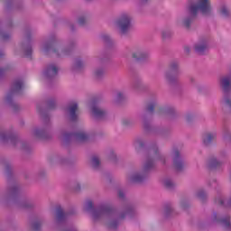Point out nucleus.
<instances>
[{"label":"nucleus","instance_id":"obj_32","mask_svg":"<svg viewBox=\"0 0 231 231\" xmlns=\"http://www.w3.org/2000/svg\"><path fill=\"white\" fill-rule=\"evenodd\" d=\"M96 77L99 78L102 77L104 75V70L100 69V70H97L95 72Z\"/></svg>","mask_w":231,"mask_h":231},{"label":"nucleus","instance_id":"obj_10","mask_svg":"<svg viewBox=\"0 0 231 231\" xmlns=\"http://www.w3.org/2000/svg\"><path fill=\"white\" fill-rule=\"evenodd\" d=\"M59 73V69L55 65H50L44 71V75L47 79H53Z\"/></svg>","mask_w":231,"mask_h":231},{"label":"nucleus","instance_id":"obj_28","mask_svg":"<svg viewBox=\"0 0 231 231\" xmlns=\"http://www.w3.org/2000/svg\"><path fill=\"white\" fill-rule=\"evenodd\" d=\"M0 140H8V134L5 132L0 133Z\"/></svg>","mask_w":231,"mask_h":231},{"label":"nucleus","instance_id":"obj_23","mask_svg":"<svg viewBox=\"0 0 231 231\" xmlns=\"http://www.w3.org/2000/svg\"><path fill=\"white\" fill-rule=\"evenodd\" d=\"M34 134L39 138H42V136H44V131L37 129L34 131Z\"/></svg>","mask_w":231,"mask_h":231},{"label":"nucleus","instance_id":"obj_40","mask_svg":"<svg viewBox=\"0 0 231 231\" xmlns=\"http://www.w3.org/2000/svg\"><path fill=\"white\" fill-rule=\"evenodd\" d=\"M167 37V34L165 33V32H162V38L165 39Z\"/></svg>","mask_w":231,"mask_h":231},{"label":"nucleus","instance_id":"obj_42","mask_svg":"<svg viewBox=\"0 0 231 231\" xmlns=\"http://www.w3.org/2000/svg\"><path fill=\"white\" fill-rule=\"evenodd\" d=\"M3 55H5V53L3 52V51H0V58L3 57Z\"/></svg>","mask_w":231,"mask_h":231},{"label":"nucleus","instance_id":"obj_47","mask_svg":"<svg viewBox=\"0 0 231 231\" xmlns=\"http://www.w3.org/2000/svg\"><path fill=\"white\" fill-rule=\"evenodd\" d=\"M64 54H65V55H67V54H68V52H67V51H64Z\"/></svg>","mask_w":231,"mask_h":231},{"label":"nucleus","instance_id":"obj_4","mask_svg":"<svg viewBox=\"0 0 231 231\" xmlns=\"http://www.w3.org/2000/svg\"><path fill=\"white\" fill-rule=\"evenodd\" d=\"M230 82H231L230 77H226L221 79V86L225 92L224 102L227 107L231 108V101H230V98H228V95H227L228 91H230Z\"/></svg>","mask_w":231,"mask_h":231},{"label":"nucleus","instance_id":"obj_22","mask_svg":"<svg viewBox=\"0 0 231 231\" xmlns=\"http://www.w3.org/2000/svg\"><path fill=\"white\" fill-rule=\"evenodd\" d=\"M85 210H93V201L88 200L85 204Z\"/></svg>","mask_w":231,"mask_h":231},{"label":"nucleus","instance_id":"obj_11","mask_svg":"<svg viewBox=\"0 0 231 231\" xmlns=\"http://www.w3.org/2000/svg\"><path fill=\"white\" fill-rule=\"evenodd\" d=\"M208 46L207 45V42H200L195 45V51L199 53V55H203L205 51H207Z\"/></svg>","mask_w":231,"mask_h":231},{"label":"nucleus","instance_id":"obj_37","mask_svg":"<svg viewBox=\"0 0 231 231\" xmlns=\"http://www.w3.org/2000/svg\"><path fill=\"white\" fill-rule=\"evenodd\" d=\"M118 196H119V198H124V191H122V190H119L118 191Z\"/></svg>","mask_w":231,"mask_h":231},{"label":"nucleus","instance_id":"obj_3","mask_svg":"<svg viewBox=\"0 0 231 231\" xmlns=\"http://www.w3.org/2000/svg\"><path fill=\"white\" fill-rule=\"evenodd\" d=\"M117 27L121 33H127L131 30V16L127 14H124L116 21Z\"/></svg>","mask_w":231,"mask_h":231},{"label":"nucleus","instance_id":"obj_33","mask_svg":"<svg viewBox=\"0 0 231 231\" xmlns=\"http://www.w3.org/2000/svg\"><path fill=\"white\" fill-rule=\"evenodd\" d=\"M51 46H53V43H47L44 46V51H48V50H50L51 48Z\"/></svg>","mask_w":231,"mask_h":231},{"label":"nucleus","instance_id":"obj_15","mask_svg":"<svg viewBox=\"0 0 231 231\" xmlns=\"http://www.w3.org/2000/svg\"><path fill=\"white\" fill-rule=\"evenodd\" d=\"M133 58L135 59V60H143V59L147 58V54L139 51L133 54Z\"/></svg>","mask_w":231,"mask_h":231},{"label":"nucleus","instance_id":"obj_49","mask_svg":"<svg viewBox=\"0 0 231 231\" xmlns=\"http://www.w3.org/2000/svg\"><path fill=\"white\" fill-rule=\"evenodd\" d=\"M143 2H146L147 0H143Z\"/></svg>","mask_w":231,"mask_h":231},{"label":"nucleus","instance_id":"obj_14","mask_svg":"<svg viewBox=\"0 0 231 231\" xmlns=\"http://www.w3.org/2000/svg\"><path fill=\"white\" fill-rule=\"evenodd\" d=\"M56 212H57V221H64V219H66V216H68L66 213H64V211L62 210V208H60V206H59L56 208Z\"/></svg>","mask_w":231,"mask_h":231},{"label":"nucleus","instance_id":"obj_18","mask_svg":"<svg viewBox=\"0 0 231 231\" xmlns=\"http://www.w3.org/2000/svg\"><path fill=\"white\" fill-rule=\"evenodd\" d=\"M143 180V176L140 175V174H134L132 177V181H134V183H140V181Z\"/></svg>","mask_w":231,"mask_h":231},{"label":"nucleus","instance_id":"obj_48","mask_svg":"<svg viewBox=\"0 0 231 231\" xmlns=\"http://www.w3.org/2000/svg\"><path fill=\"white\" fill-rule=\"evenodd\" d=\"M186 51H189V48H186Z\"/></svg>","mask_w":231,"mask_h":231},{"label":"nucleus","instance_id":"obj_1","mask_svg":"<svg viewBox=\"0 0 231 231\" xmlns=\"http://www.w3.org/2000/svg\"><path fill=\"white\" fill-rule=\"evenodd\" d=\"M199 12L202 15H210L212 14L210 0H197V3L189 5L190 17L184 20V26L186 28H190V23Z\"/></svg>","mask_w":231,"mask_h":231},{"label":"nucleus","instance_id":"obj_20","mask_svg":"<svg viewBox=\"0 0 231 231\" xmlns=\"http://www.w3.org/2000/svg\"><path fill=\"white\" fill-rule=\"evenodd\" d=\"M156 107V104L155 103H150L146 108V111L148 113H153L154 112V108Z\"/></svg>","mask_w":231,"mask_h":231},{"label":"nucleus","instance_id":"obj_30","mask_svg":"<svg viewBox=\"0 0 231 231\" xmlns=\"http://www.w3.org/2000/svg\"><path fill=\"white\" fill-rule=\"evenodd\" d=\"M25 57H32V47H28L25 50Z\"/></svg>","mask_w":231,"mask_h":231},{"label":"nucleus","instance_id":"obj_31","mask_svg":"<svg viewBox=\"0 0 231 231\" xmlns=\"http://www.w3.org/2000/svg\"><path fill=\"white\" fill-rule=\"evenodd\" d=\"M176 69H178V63H176V62L171 63V71H176Z\"/></svg>","mask_w":231,"mask_h":231},{"label":"nucleus","instance_id":"obj_44","mask_svg":"<svg viewBox=\"0 0 231 231\" xmlns=\"http://www.w3.org/2000/svg\"><path fill=\"white\" fill-rule=\"evenodd\" d=\"M140 147H143V143H139Z\"/></svg>","mask_w":231,"mask_h":231},{"label":"nucleus","instance_id":"obj_21","mask_svg":"<svg viewBox=\"0 0 231 231\" xmlns=\"http://www.w3.org/2000/svg\"><path fill=\"white\" fill-rule=\"evenodd\" d=\"M164 186L166 187V189H172L174 187V183L171 180H166L164 181Z\"/></svg>","mask_w":231,"mask_h":231},{"label":"nucleus","instance_id":"obj_45","mask_svg":"<svg viewBox=\"0 0 231 231\" xmlns=\"http://www.w3.org/2000/svg\"><path fill=\"white\" fill-rule=\"evenodd\" d=\"M53 52H54V53H57V50H53Z\"/></svg>","mask_w":231,"mask_h":231},{"label":"nucleus","instance_id":"obj_27","mask_svg":"<svg viewBox=\"0 0 231 231\" xmlns=\"http://www.w3.org/2000/svg\"><path fill=\"white\" fill-rule=\"evenodd\" d=\"M79 24L80 26H84L86 24V18L85 17H80L78 21Z\"/></svg>","mask_w":231,"mask_h":231},{"label":"nucleus","instance_id":"obj_35","mask_svg":"<svg viewBox=\"0 0 231 231\" xmlns=\"http://www.w3.org/2000/svg\"><path fill=\"white\" fill-rule=\"evenodd\" d=\"M54 106H55V101H50L49 102V108L50 109H53Z\"/></svg>","mask_w":231,"mask_h":231},{"label":"nucleus","instance_id":"obj_19","mask_svg":"<svg viewBox=\"0 0 231 231\" xmlns=\"http://www.w3.org/2000/svg\"><path fill=\"white\" fill-rule=\"evenodd\" d=\"M220 14L224 17H228L230 15V10H228V8H226V6H223L220 10Z\"/></svg>","mask_w":231,"mask_h":231},{"label":"nucleus","instance_id":"obj_36","mask_svg":"<svg viewBox=\"0 0 231 231\" xmlns=\"http://www.w3.org/2000/svg\"><path fill=\"white\" fill-rule=\"evenodd\" d=\"M103 41H105V42H107V41H109V36L107 35L103 36Z\"/></svg>","mask_w":231,"mask_h":231},{"label":"nucleus","instance_id":"obj_17","mask_svg":"<svg viewBox=\"0 0 231 231\" xmlns=\"http://www.w3.org/2000/svg\"><path fill=\"white\" fill-rule=\"evenodd\" d=\"M91 164L94 169H98V167H100V160L98 159V157H92Z\"/></svg>","mask_w":231,"mask_h":231},{"label":"nucleus","instance_id":"obj_43","mask_svg":"<svg viewBox=\"0 0 231 231\" xmlns=\"http://www.w3.org/2000/svg\"><path fill=\"white\" fill-rule=\"evenodd\" d=\"M3 39H8V36L3 35Z\"/></svg>","mask_w":231,"mask_h":231},{"label":"nucleus","instance_id":"obj_46","mask_svg":"<svg viewBox=\"0 0 231 231\" xmlns=\"http://www.w3.org/2000/svg\"><path fill=\"white\" fill-rule=\"evenodd\" d=\"M120 218H121V219H124V216H121Z\"/></svg>","mask_w":231,"mask_h":231},{"label":"nucleus","instance_id":"obj_38","mask_svg":"<svg viewBox=\"0 0 231 231\" xmlns=\"http://www.w3.org/2000/svg\"><path fill=\"white\" fill-rule=\"evenodd\" d=\"M122 97H123V94H122L121 92H119V93L117 94V98H118V100H122Z\"/></svg>","mask_w":231,"mask_h":231},{"label":"nucleus","instance_id":"obj_6","mask_svg":"<svg viewBox=\"0 0 231 231\" xmlns=\"http://www.w3.org/2000/svg\"><path fill=\"white\" fill-rule=\"evenodd\" d=\"M173 167L177 171H181L183 169V162L180 158V152L178 150L173 151Z\"/></svg>","mask_w":231,"mask_h":231},{"label":"nucleus","instance_id":"obj_26","mask_svg":"<svg viewBox=\"0 0 231 231\" xmlns=\"http://www.w3.org/2000/svg\"><path fill=\"white\" fill-rule=\"evenodd\" d=\"M116 226H118V223H116V221H111V222L108 224V227H109V228H116Z\"/></svg>","mask_w":231,"mask_h":231},{"label":"nucleus","instance_id":"obj_9","mask_svg":"<svg viewBox=\"0 0 231 231\" xmlns=\"http://www.w3.org/2000/svg\"><path fill=\"white\" fill-rule=\"evenodd\" d=\"M77 111H79V105L77 103H71L69 106V113L71 122L77 121Z\"/></svg>","mask_w":231,"mask_h":231},{"label":"nucleus","instance_id":"obj_16","mask_svg":"<svg viewBox=\"0 0 231 231\" xmlns=\"http://www.w3.org/2000/svg\"><path fill=\"white\" fill-rule=\"evenodd\" d=\"M221 166V162H217L216 158L209 160L208 167L209 169H217V167Z\"/></svg>","mask_w":231,"mask_h":231},{"label":"nucleus","instance_id":"obj_7","mask_svg":"<svg viewBox=\"0 0 231 231\" xmlns=\"http://www.w3.org/2000/svg\"><path fill=\"white\" fill-rule=\"evenodd\" d=\"M153 157L152 159H148L144 164V171H151L152 167H154V160H160V155L158 154V150L153 149Z\"/></svg>","mask_w":231,"mask_h":231},{"label":"nucleus","instance_id":"obj_39","mask_svg":"<svg viewBox=\"0 0 231 231\" xmlns=\"http://www.w3.org/2000/svg\"><path fill=\"white\" fill-rule=\"evenodd\" d=\"M5 69H0V77L1 75H3V73H5Z\"/></svg>","mask_w":231,"mask_h":231},{"label":"nucleus","instance_id":"obj_29","mask_svg":"<svg viewBox=\"0 0 231 231\" xmlns=\"http://www.w3.org/2000/svg\"><path fill=\"white\" fill-rule=\"evenodd\" d=\"M222 223H223L224 226L228 228V226H230V218H226L225 220H222Z\"/></svg>","mask_w":231,"mask_h":231},{"label":"nucleus","instance_id":"obj_24","mask_svg":"<svg viewBox=\"0 0 231 231\" xmlns=\"http://www.w3.org/2000/svg\"><path fill=\"white\" fill-rule=\"evenodd\" d=\"M32 230L34 231L41 230V222H34L32 224Z\"/></svg>","mask_w":231,"mask_h":231},{"label":"nucleus","instance_id":"obj_8","mask_svg":"<svg viewBox=\"0 0 231 231\" xmlns=\"http://www.w3.org/2000/svg\"><path fill=\"white\" fill-rule=\"evenodd\" d=\"M23 88H24L23 79L14 80L11 88V94L14 95V93H20L23 90Z\"/></svg>","mask_w":231,"mask_h":231},{"label":"nucleus","instance_id":"obj_12","mask_svg":"<svg viewBox=\"0 0 231 231\" xmlns=\"http://www.w3.org/2000/svg\"><path fill=\"white\" fill-rule=\"evenodd\" d=\"M92 115L95 118H104L106 116V111L98 108V106L93 105L92 106Z\"/></svg>","mask_w":231,"mask_h":231},{"label":"nucleus","instance_id":"obj_5","mask_svg":"<svg viewBox=\"0 0 231 231\" xmlns=\"http://www.w3.org/2000/svg\"><path fill=\"white\" fill-rule=\"evenodd\" d=\"M65 138H74L76 142H87L89 136L84 132H79L77 134H66Z\"/></svg>","mask_w":231,"mask_h":231},{"label":"nucleus","instance_id":"obj_34","mask_svg":"<svg viewBox=\"0 0 231 231\" xmlns=\"http://www.w3.org/2000/svg\"><path fill=\"white\" fill-rule=\"evenodd\" d=\"M81 67H82V61H80V60L76 61L75 68L79 69Z\"/></svg>","mask_w":231,"mask_h":231},{"label":"nucleus","instance_id":"obj_13","mask_svg":"<svg viewBox=\"0 0 231 231\" xmlns=\"http://www.w3.org/2000/svg\"><path fill=\"white\" fill-rule=\"evenodd\" d=\"M216 140V134L208 133L203 135L204 145H210Z\"/></svg>","mask_w":231,"mask_h":231},{"label":"nucleus","instance_id":"obj_41","mask_svg":"<svg viewBox=\"0 0 231 231\" xmlns=\"http://www.w3.org/2000/svg\"><path fill=\"white\" fill-rule=\"evenodd\" d=\"M123 124H124V125H127V124H128V123H127V120H124V121H123Z\"/></svg>","mask_w":231,"mask_h":231},{"label":"nucleus","instance_id":"obj_2","mask_svg":"<svg viewBox=\"0 0 231 231\" xmlns=\"http://www.w3.org/2000/svg\"><path fill=\"white\" fill-rule=\"evenodd\" d=\"M92 217L94 221H98V219H111L115 217V209L109 206H101L93 211Z\"/></svg>","mask_w":231,"mask_h":231},{"label":"nucleus","instance_id":"obj_25","mask_svg":"<svg viewBox=\"0 0 231 231\" xmlns=\"http://www.w3.org/2000/svg\"><path fill=\"white\" fill-rule=\"evenodd\" d=\"M198 199H205V191H203V190H200V191H199V193H198Z\"/></svg>","mask_w":231,"mask_h":231}]
</instances>
